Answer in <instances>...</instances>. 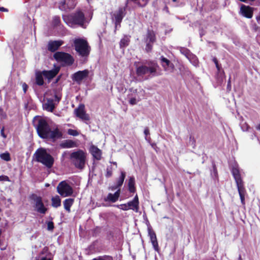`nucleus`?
Masks as SVG:
<instances>
[{
	"mask_svg": "<svg viewBox=\"0 0 260 260\" xmlns=\"http://www.w3.org/2000/svg\"><path fill=\"white\" fill-rule=\"evenodd\" d=\"M32 124L39 137L43 139L54 141L62 137V134L58 127L51 129L46 118L36 116L32 120Z\"/></svg>",
	"mask_w": 260,
	"mask_h": 260,
	"instance_id": "nucleus-1",
	"label": "nucleus"
},
{
	"mask_svg": "<svg viewBox=\"0 0 260 260\" xmlns=\"http://www.w3.org/2000/svg\"><path fill=\"white\" fill-rule=\"evenodd\" d=\"M62 19L68 26L72 28L80 27L86 28L89 22L81 10H77L69 15H63Z\"/></svg>",
	"mask_w": 260,
	"mask_h": 260,
	"instance_id": "nucleus-2",
	"label": "nucleus"
},
{
	"mask_svg": "<svg viewBox=\"0 0 260 260\" xmlns=\"http://www.w3.org/2000/svg\"><path fill=\"white\" fill-rule=\"evenodd\" d=\"M159 67L155 60H149L145 64L138 65L136 67V75L138 77H143L147 74H149L152 77L158 76L157 70Z\"/></svg>",
	"mask_w": 260,
	"mask_h": 260,
	"instance_id": "nucleus-3",
	"label": "nucleus"
},
{
	"mask_svg": "<svg viewBox=\"0 0 260 260\" xmlns=\"http://www.w3.org/2000/svg\"><path fill=\"white\" fill-rule=\"evenodd\" d=\"M231 173L235 179L238 193L242 205L245 204V195L246 190L244 186V183L241 176L238 164L234 162L231 165Z\"/></svg>",
	"mask_w": 260,
	"mask_h": 260,
	"instance_id": "nucleus-4",
	"label": "nucleus"
},
{
	"mask_svg": "<svg viewBox=\"0 0 260 260\" xmlns=\"http://www.w3.org/2000/svg\"><path fill=\"white\" fill-rule=\"evenodd\" d=\"M34 157L36 161L42 164L48 168H51L54 164V158L44 148H38L34 154Z\"/></svg>",
	"mask_w": 260,
	"mask_h": 260,
	"instance_id": "nucleus-5",
	"label": "nucleus"
},
{
	"mask_svg": "<svg viewBox=\"0 0 260 260\" xmlns=\"http://www.w3.org/2000/svg\"><path fill=\"white\" fill-rule=\"evenodd\" d=\"M53 57L62 67L71 66L75 61L74 57L70 54L62 51L55 52Z\"/></svg>",
	"mask_w": 260,
	"mask_h": 260,
	"instance_id": "nucleus-6",
	"label": "nucleus"
},
{
	"mask_svg": "<svg viewBox=\"0 0 260 260\" xmlns=\"http://www.w3.org/2000/svg\"><path fill=\"white\" fill-rule=\"evenodd\" d=\"M70 159L76 168L82 169L85 164L86 156L81 150L73 152L70 155Z\"/></svg>",
	"mask_w": 260,
	"mask_h": 260,
	"instance_id": "nucleus-7",
	"label": "nucleus"
},
{
	"mask_svg": "<svg viewBox=\"0 0 260 260\" xmlns=\"http://www.w3.org/2000/svg\"><path fill=\"white\" fill-rule=\"evenodd\" d=\"M75 49L79 55L82 57L87 56L90 52V47L87 42L79 38L74 40Z\"/></svg>",
	"mask_w": 260,
	"mask_h": 260,
	"instance_id": "nucleus-8",
	"label": "nucleus"
},
{
	"mask_svg": "<svg viewBox=\"0 0 260 260\" xmlns=\"http://www.w3.org/2000/svg\"><path fill=\"white\" fill-rule=\"evenodd\" d=\"M30 198V199L33 200L35 202L34 206L35 210L39 213L43 215L45 214L48 209L43 203L42 198L40 196H38L36 194H32Z\"/></svg>",
	"mask_w": 260,
	"mask_h": 260,
	"instance_id": "nucleus-9",
	"label": "nucleus"
},
{
	"mask_svg": "<svg viewBox=\"0 0 260 260\" xmlns=\"http://www.w3.org/2000/svg\"><path fill=\"white\" fill-rule=\"evenodd\" d=\"M57 192L63 197L71 196L73 193L72 186L66 181H61L57 186Z\"/></svg>",
	"mask_w": 260,
	"mask_h": 260,
	"instance_id": "nucleus-10",
	"label": "nucleus"
},
{
	"mask_svg": "<svg viewBox=\"0 0 260 260\" xmlns=\"http://www.w3.org/2000/svg\"><path fill=\"white\" fill-rule=\"evenodd\" d=\"M144 40L146 43L145 49L146 52L147 53L150 52L152 50L153 44L156 41V36L154 31L148 29Z\"/></svg>",
	"mask_w": 260,
	"mask_h": 260,
	"instance_id": "nucleus-11",
	"label": "nucleus"
},
{
	"mask_svg": "<svg viewBox=\"0 0 260 260\" xmlns=\"http://www.w3.org/2000/svg\"><path fill=\"white\" fill-rule=\"evenodd\" d=\"M139 199L137 195H136L132 201H131L126 204H123L117 205V207L123 211H127L132 209L138 212L139 209Z\"/></svg>",
	"mask_w": 260,
	"mask_h": 260,
	"instance_id": "nucleus-12",
	"label": "nucleus"
},
{
	"mask_svg": "<svg viewBox=\"0 0 260 260\" xmlns=\"http://www.w3.org/2000/svg\"><path fill=\"white\" fill-rule=\"evenodd\" d=\"M128 1L126 2L124 7H120L118 10L114 13L113 17L115 20V27L120 26V23L126 14V8L127 6Z\"/></svg>",
	"mask_w": 260,
	"mask_h": 260,
	"instance_id": "nucleus-13",
	"label": "nucleus"
},
{
	"mask_svg": "<svg viewBox=\"0 0 260 260\" xmlns=\"http://www.w3.org/2000/svg\"><path fill=\"white\" fill-rule=\"evenodd\" d=\"M159 60L161 65L164 68L165 71L169 73L173 72L174 70V65L169 59L164 56H161L159 58Z\"/></svg>",
	"mask_w": 260,
	"mask_h": 260,
	"instance_id": "nucleus-14",
	"label": "nucleus"
},
{
	"mask_svg": "<svg viewBox=\"0 0 260 260\" xmlns=\"http://www.w3.org/2000/svg\"><path fill=\"white\" fill-rule=\"evenodd\" d=\"M88 75L89 71L88 70L85 69L83 71H79L72 75V79L74 81L80 83L83 79L88 77Z\"/></svg>",
	"mask_w": 260,
	"mask_h": 260,
	"instance_id": "nucleus-15",
	"label": "nucleus"
},
{
	"mask_svg": "<svg viewBox=\"0 0 260 260\" xmlns=\"http://www.w3.org/2000/svg\"><path fill=\"white\" fill-rule=\"evenodd\" d=\"M85 106L84 104L79 105V107L74 110L77 117L83 120H89V116L85 111Z\"/></svg>",
	"mask_w": 260,
	"mask_h": 260,
	"instance_id": "nucleus-16",
	"label": "nucleus"
},
{
	"mask_svg": "<svg viewBox=\"0 0 260 260\" xmlns=\"http://www.w3.org/2000/svg\"><path fill=\"white\" fill-rule=\"evenodd\" d=\"M63 41L61 40L49 41L47 44V49L51 52H54L63 45Z\"/></svg>",
	"mask_w": 260,
	"mask_h": 260,
	"instance_id": "nucleus-17",
	"label": "nucleus"
},
{
	"mask_svg": "<svg viewBox=\"0 0 260 260\" xmlns=\"http://www.w3.org/2000/svg\"><path fill=\"white\" fill-rule=\"evenodd\" d=\"M148 233L154 249L155 251L158 252L159 251V246L156 236L155 232L152 230L150 226L148 228Z\"/></svg>",
	"mask_w": 260,
	"mask_h": 260,
	"instance_id": "nucleus-18",
	"label": "nucleus"
},
{
	"mask_svg": "<svg viewBox=\"0 0 260 260\" xmlns=\"http://www.w3.org/2000/svg\"><path fill=\"white\" fill-rule=\"evenodd\" d=\"M60 70V68L58 67H54V68L51 70H44L42 71V73L44 76L47 78L49 81L55 77L58 74Z\"/></svg>",
	"mask_w": 260,
	"mask_h": 260,
	"instance_id": "nucleus-19",
	"label": "nucleus"
},
{
	"mask_svg": "<svg viewBox=\"0 0 260 260\" xmlns=\"http://www.w3.org/2000/svg\"><path fill=\"white\" fill-rule=\"evenodd\" d=\"M240 12L245 17L251 18L253 16V8L249 6L242 5L240 8Z\"/></svg>",
	"mask_w": 260,
	"mask_h": 260,
	"instance_id": "nucleus-20",
	"label": "nucleus"
},
{
	"mask_svg": "<svg viewBox=\"0 0 260 260\" xmlns=\"http://www.w3.org/2000/svg\"><path fill=\"white\" fill-rule=\"evenodd\" d=\"M89 151L95 159L99 160L101 159L102 151L97 146L92 145L89 148Z\"/></svg>",
	"mask_w": 260,
	"mask_h": 260,
	"instance_id": "nucleus-21",
	"label": "nucleus"
},
{
	"mask_svg": "<svg viewBox=\"0 0 260 260\" xmlns=\"http://www.w3.org/2000/svg\"><path fill=\"white\" fill-rule=\"evenodd\" d=\"M43 109L50 112H52L55 108L54 100L52 99H47L46 103L43 105Z\"/></svg>",
	"mask_w": 260,
	"mask_h": 260,
	"instance_id": "nucleus-22",
	"label": "nucleus"
},
{
	"mask_svg": "<svg viewBox=\"0 0 260 260\" xmlns=\"http://www.w3.org/2000/svg\"><path fill=\"white\" fill-rule=\"evenodd\" d=\"M60 146L63 148H71L76 147V144L72 140H66L61 142Z\"/></svg>",
	"mask_w": 260,
	"mask_h": 260,
	"instance_id": "nucleus-23",
	"label": "nucleus"
},
{
	"mask_svg": "<svg viewBox=\"0 0 260 260\" xmlns=\"http://www.w3.org/2000/svg\"><path fill=\"white\" fill-rule=\"evenodd\" d=\"M128 190L131 193H134L136 191L135 188V179L134 176H131L129 177L128 182Z\"/></svg>",
	"mask_w": 260,
	"mask_h": 260,
	"instance_id": "nucleus-24",
	"label": "nucleus"
},
{
	"mask_svg": "<svg viewBox=\"0 0 260 260\" xmlns=\"http://www.w3.org/2000/svg\"><path fill=\"white\" fill-rule=\"evenodd\" d=\"M44 75L42 72H37L36 73V83L39 86H42L44 84Z\"/></svg>",
	"mask_w": 260,
	"mask_h": 260,
	"instance_id": "nucleus-25",
	"label": "nucleus"
},
{
	"mask_svg": "<svg viewBox=\"0 0 260 260\" xmlns=\"http://www.w3.org/2000/svg\"><path fill=\"white\" fill-rule=\"evenodd\" d=\"M130 37L128 36H124L120 41L119 45L120 48L124 49L128 46L130 42Z\"/></svg>",
	"mask_w": 260,
	"mask_h": 260,
	"instance_id": "nucleus-26",
	"label": "nucleus"
},
{
	"mask_svg": "<svg viewBox=\"0 0 260 260\" xmlns=\"http://www.w3.org/2000/svg\"><path fill=\"white\" fill-rule=\"evenodd\" d=\"M51 205L53 207L57 208L61 206V199L56 195L51 198Z\"/></svg>",
	"mask_w": 260,
	"mask_h": 260,
	"instance_id": "nucleus-27",
	"label": "nucleus"
},
{
	"mask_svg": "<svg viewBox=\"0 0 260 260\" xmlns=\"http://www.w3.org/2000/svg\"><path fill=\"white\" fill-rule=\"evenodd\" d=\"M74 203V199L69 198L66 199L63 202V206L65 210L68 211V212H70L71 210L70 208L71 206H72L73 204Z\"/></svg>",
	"mask_w": 260,
	"mask_h": 260,
	"instance_id": "nucleus-28",
	"label": "nucleus"
},
{
	"mask_svg": "<svg viewBox=\"0 0 260 260\" xmlns=\"http://www.w3.org/2000/svg\"><path fill=\"white\" fill-rule=\"evenodd\" d=\"M52 25L54 27H58L61 28L62 27V25L61 24V20L59 16H55L53 17Z\"/></svg>",
	"mask_w": 260,
	"mask_h": 260,
	"instance_id": "nucleus-29",
	"label": "nucleus"
},
{
	"mask_svg": "<svg viewBox=\"0 0 260 260\" xmlns=\"http://www.w3.org/2000/svg\"><path fill=\"white\" fill-rule=\"evenodd\" d=\"M126 177V173L124 171H121L120 172V175L119 177V178L117 179L116 184L117 185L118 187H121L122 185L124 179Z\"/></svg>",
	"mask_w": 260,
	"mask_h": 260,
	"instance_id": "nucleus-30",
	"label": "nucleus"
},
{
	"mask_svg": "<svg viewBox=\"0 0 260 260\" xmlns=\"http://www.w3.org/2000/svg\"><path fill=\"white\" fill-rule=\"evenodd\" d=\"M187 59L189 60L190 63L197 67L199 66V60L197 57L193 54H191L190 56L187 58Z\"/></svg>",
	"mask_w": 260,
	"mask_h": 260,
	"instance_id": "nucleus-31",
	"label": "nucleus"
},
{
	"mask_svg": "<svg viewBox=\"0 0 260 260\" xmlns=\"http://www.w3.org/2000/svg\"><path fill=\"white\" fill-rule=\"evenodd\" d=\"M118 200V199L111 193H109L107 197L104 199L105 202H111L112 203H115Z\"/></svg>",
	"mask_w": 260,
	"mask_h": 260,
	"instance_id": "nucleus-32",
	"label": "nucleus"
},
{
	"mask_svg": "<svg viewBox=\"0 0 260 260\" xmlns=\"http://www.w3.org/2000/svg\"><path fill=\"white\" fill-rule=\"evenodd\" d=\"M45 252H46V251L45 249H44L41 253L40 260H51V254L49 252H47L45 255H43L45 254Z\"/></svg>",
	"mask_w": 260,
	"mask_h": 260,
	"instance_id": "nucleus-33",
	"label": "nucleus"
},
{
	"mask_svg": "<svg viewBox=\"0 0 260 260\" xmlns=\"http://www.w3.org/2000/svg\"><path fill=\"white\" fill-rule=\"evenodd\" d=\"M180 53L184 55L187 58L192 54L190 51L186 48L180 47Z\"/></svg>",
	"mask_w": 260,
	"mask_h": 260,
	"instance_id": "nucleus-34",
	"label": "nucleus"
},
{
	"mask_svg": "<svg viewBox=\"0 0 260 260\" xmlns=\"http://www.w3.org/2000/svg\"><path fill=\"white\" fill-rule=\"evenodd\" d=\"M0 157L2 159L6 161H9L11 160V156L10 153L6 151L4 153H1L0 154Z\"/></svg>",
	"mask_w": 260,
	"mask_h": 260,
	"instance_id": "nucleus-35",
	"label": "nucleus"
},
{
	"mask_svg": "<svg viewBox=\"0 0 260 260\" xmlns=\"http://www.w3.org/2000/svg\"><path fill=\"white\" fill-rule=\"evenodd\" d=\"M113 174V168L111 165L108 166L106 169L105 177L107 178L111 177Z\"/></svg>",
	"mask_w": 260,
	"mask_h": 260,
	"instance_id": "nucleus-36",
	"label": "nucleus"
},
{
	"mask_svg": "<svg viewBox=\"0 0 260 260\" xmlns=\"http://www.w3.org/2000/svg\"><path fill=\"white\" fill-rule=\"evenodd\" d=\"M92 260H113L112 256L107 255L104 256H99L97 257L94 258Z\"/></svg>",
	"mask_w": 260,
	"mask_h": 260,
	"instance_id": "nucleus-37",
	"label": "nucleus"
},
{
	"mask_svg": "<svg viewBox=\"0 0 260 260\" xmlns=\"http://www.w3.org/2000/svg\"><path fill=\"white\" fill-rule=\"evenodd\" d=\"M211 175L215 178H216L218 175L216 165L214 162H212V170L211 171Z\"/></svg>",
	"mask_w": 260,
	"mask_h": 260,
	"instance_id": "nucleus-38",
	"label": "nucleus"
},
{
	"mask_svg": "<svg viewBox=\"0 0 260 260\" xmlns=\"http://www.w3.org/2000/svg\"><path fill=\"white\" fill-rule=\"evenodd\" d=\"M67 134L73 136H77L79 135V133L77 130L71 128L68 129Z\"/></svg>",
	"mask_w": 260,
	"mask_h": 260,
	"instance_id": "nucleus-39",
	"label": "nucleus"
},
{
	"mask_svg": "<svg viewBox=\"0 0 260 260\" xmlns=\"http://www.w3.org/2000/svg\"><path fill=\"white\" fill-rule=\"evenodd\" d=\"M47 230L48 231H51L54 228V223L52 221H49L47 222Z\"/></svg>",
	"mask_w": 260,
	"mask_h": 260,
	"instance_id": "nucleus-40",
	"label": "nucleus"
},
{
	"mask_svg": "<svg viewBox=\"0 0 260 260\" xmlns=\"http://www.w3.org/2000/svg\"><path fill=\"white\" fill-rule=\"evenodd\" d=\"M54 98L55 100L57 102L59 103V101L61 100V95L60 94L59 92H57L56 91L54 92Z\"/></svg>",
	"mask_w": 260,
	"mask_h": 260,
	"instance_id": "nucleus-41",
	"label": "nucleus"
},
{
	"mask_svg": "<svg viewBox=\"0 0 260 260\" xmlns=\"http://www.w3.org/2000/svg\"><path fill=\"white\" fill-rule=\"evenodd\" d=\"M129 104L131 105H135L137 104V99L135 97H133V98H131L129 100Z\"/></svg>",
	"mask_w": 260,
	"mask_h": 260,
	"instance_id": "nucleus-42",
	"label": "nucleus"
},
{
	"mask_svg": "<svg viewBox=\"0 0 260 260\" xmlns=\"http://www.w3.org/2000/svg\"><path fill=\"white\" fill-rule=\"evenodd\" d=\"M241 128L243 131H248L250 129L249 126H248L247 124H244L241 126Z\"/></svg>",
	"mask_w": 260,
	"mask_h": 260,
	"instance_id": "nucleus-43",
	"label": "nucleus"
},
{
	"mask_svg": "<svg viewBox=\"0 0 260 260\" xmlns=\"http://www.w3.org/2000/svg\"><path fill=\"white\" fill-rule=\"evenodd\" d=\"M9 178L7 176H0V181H9Z\"/></svg>",
	"mask_w": 260,
	"mask_h": 260,
	"instance_id": "nucleus-44",
	"label": "nucleus"
},
{
	"mask_svg": "<svg viewBox=\"0 0 260 260\" xmlns=\"http://www.w3.org/2000/svg\"><path fill=\"white\" fill-rule=\"evenodd\" d=\"M4 131H5V128H4V127H3L1 129V135L2 137L6 139L7 138V135L5 134Z\"/></svg>",
	"mask_w": 260,
	"mask_h": 260,
	"instance_id": "nucleus-45",
	"label": "nucleus"
},
{
	"mask_svg": "<svg viewBox=\"0 0 260 260\" xmlns=\"http://www.w3.org/2000/svg\"><path fill=\"white\" fill-rule=\"evenodd\" d=\"M216 69H217V70L218 71V73H222L223 74H224V71L221 70V66L220 65H217L216 66Z\"/></svg>",
	"mask_w": 260,
	"mask_h": 260,
	"instance_id": "nucleus-46",
	"label": "nucleus"
},
{
	"mask_svg": "<svg viewBox=\"0 0 260 260\" xmlns=\"http://www.w3.org/2000/svg\"><path fill=\"white\" fill-rule=\"evenodd\" d=\"M120 188H119V189H118L114 193H113V194L118 199L119 198V196H120Z\"/></svg>",
	"mask_w": 260,
	"mask_h": 260,
	"instance_id": "nucleus-47",
	"label": "nucleus"
},
{
	"mask_svg": "<svg viewBox=\"0 0 260 260\" xmlns=\"http://www.w3.org/2000/svg\"><path fill=\"white\" fill-rule=\"evenodd\" d=\"M189 140L191 142V144L193 145V147H194L195 146V143H196V140L194 138L192 137L191 136L189 137Z\"/></svg>",
	"mask_w": 260,
	"mask_h": 260,
	"instance_id": "nucleus-48",
	"label": "nucleus"
},
{
	"mask_svg": "<svg viewBox=\"0 0 260 260\" xmlns=\"http://www.w3.org/2000/svg\"><path fill=\"white\" fill-rule=\"evenodd\" d=\"M144 133L145 135V137H147V136L150 134L149 129L148 127H146L145 128L144 131Z\"/></svg>",
	"mask_w": 260,
	"mask_h": 260,
	"instance_id": "nucleus-49",
	"label": "nucleus"
},
{
	"mask_svg": "<svg viewBox=\"0 0 260 260\" xmlns=\"http://www.w3.org/2000/svg\"><path fill=\"white\" fill-rule=\"evenodd\" d=\"M22 88H23V90L24 92L26 93V92L27 90V88H28L27 85L26 83H24L22 84Z\"/></svg>",
	"mask_w": 260,
	"mask_h": 260,
	"instance_id": "nucleus-50",
	"label": "nucleus"
},
{
	"mask_svg": "<svg viewBox=\"0 0 260 260\" xmlns=\"http://www.w3.org/2000/svg\"><path fill=\"white\" fill-rule=\"evenodd\" d=\"M227 89H228V90H229V91L231 90V77H230L228 82Z\"/></svg>",
	"mask_w": 260,
	"mask_h": 260,
	"instance_id": "nucleus-51",
	"label": "nucleus"
},
{
	"mask_svg": "<svg viewBox=\"0 0 260 260\" xmlns=\"http://www.w3.org/2000/svg\"><path fill=\"white\" fill-rule=\"evenodd\" d=\"M120 187H118L117 186V185H116V184L110 187V189L112 190H115L116 189H119Z\"/></svg>",
	"mask_w": 260,
	"mask_h": 260,
	"instance_id": "nucleus-52",
	"label": "nucleus"
},
{
	"mask_svg": "<svg viewBox=\"0 0 260 260\" xmlns=\"http://www.w3.org/2000/svg\"><path fill=\"white\" fill-rule=\"evenodd\" d=\"M0 11L1 12H8L9 11L8 9L7 8H5L3 7H0Z\"/></svg>",
	"mask_w": 260,
	"mask_h": 260,
	"instance_id": "nucleus-53",
	"label": "nucleus"
},
{
	"mask_svg": "<svg viewBox=\"0 0 260 260\" xmlns=\"http://www.w3.org/2000/svg\"><path fill=\"white\" fill-rule=\"evenodd\" d=\"M205 33L203 28L200 29V37L202 38L204 35H205Z\"/></svg>",
	"mask_w": 260,
	"mask_h": 260,
	"instance_id": "nucleus-54",
	"label": "nucleus"
},
{
	"mask_svg": "<svg viewBox=\"0 0 260 260\" xmlns=\"http://www.w3.org/2000/svg\"><path fill=\"white\" fill-rule=\"evenodd\" d=\"M212 60L214 62V63H215V66H216L217 65H219L218 64V60L216 57H213V58L212 59Z\"/></svg>",
	"mask_w": 260,
	"mask_h": 260,
	"instance_id": "nucleus-55",
	"label": "nucleus"
},
{
	"mask_svg": "<svg viewBox=\"0 0 260 260\" xmlns=\"http://www.w3.org/2000/svg\"><path fill=\"white\" fill-rule=\"evenodd\" d=\"M129 91L130 92H132L134 93H137V89H134L133 88H130L129 89Z\"/></svg>",
	"mask_w": 260,
	"mask_h": 260,
	"instance_id": "nucleus-56",
	"label": "nucleus"
},
{
	"mask_svg": "<svg viewBox=\"0 0 260 260\" xmlns=\"http://www.w3.org/2000/svg\"><path fill=\"white\" fill-rule=\"evenodd\" d=\"M60 78H61V75L58 76L56 78V79L55 80V81H54V84H56V83H58V81L60 80Z\"/></svg>",
	"mask_w": 260,
	"mask_h": 260,
	"instance_id": "nucleus-57",
	"label": "nucleus"
},
{
	"mask_svg": "<svg viewBox=\"0 0 260 260\" xmlns=\"http://www.w3.org/2000/svg\"><path fill=\"white\" fill-rule=\"evenodd\" d=\"M256 19L257 22H259L260 21V13L258 16H256Z\"/></svg>",
	"mask_w": 260,
	"mask_h": 260,
	"instance_id": "nucleus-58",
	"label": "nucleus"
},
{
	"mask_svg": "<svg viewBox=\"0 0 260 260\" xmlns=\"http://www.w3.org/2000/svg\"><path fill=\"white\" fill-rule=\"evenodd\" d=\"M110 163L112 164L113 165L115 166V168H116L117 167V162L115 161H110Z\"/></svg>",
	"mask_w": 260,
	"mask_h": 260,
	"instance_id": "nucleus-59",
	"label": "nucleus"
},
{
	"mask_svg": "<svg viewBox=\"0 0 260 260\" xmlns=\"http://www.w3.org/2000/svg\"><path fill=\"white\" fill-rule=\"evenodd\" d=\"M150 137L148 138L147 137H145V140L147 141H148V142H150Z\"/></svg>",
	"mask_w": 260,
	"mask_h": 260,
	"instance_id": "nucleus-60",
	"label": "nucleus"
},
{
	"mask_svg": "<svg viewBox=\"0 0 260 260\" xmlns=\"http://www.w3.org/2000/svg\"><path fill=\"white\" fill-rule=\"evenodd\" d=\"M256 129L257 130H260V123L256 126Z\"/></svg>",
	"mask_w": 260,
	"mask_h": 260,
	"instance_id": "nucleus-61",
	"label": "nucleus"
},
{
	"mask_svg": "<svg viewBox=\"0 0 260 260\" xmlns=\"http://www.w3.org/2000/svg\"><path fill=\"white\" fill-rule=\"evenodd\" d=\"M238 260H242L241 255H239V257H238Z\"/></svg>",
	"mask_w": 260,
	"mask_h": 260,
	"instance_id": "nucleus-62",
	"label": "nucleus"
},
{
	"mask_svg": "<svg viewBox=\"0 0 260 260\" xmlns=\"http://www.w3.org/2000/svg\"><path fill=\"white\" fill-rule=\"evenodd\" d=\"M5 249H6V247H4V248L1 247V249L2 250H5Z\"/></svg>",
	"mask_w": 260,
	"mask_h": 260,
	"instance_id": "nucleus-63",
	"label": "nucleus"
},
{
	"mask_svg": "<svg viewBox=\"0 0 260 260\" xmlns=\"http://www.w3.org/2000/svg\"><path fill=\"white\" fill-rule=\"evenodd\" d=\"M155 145V144L153 143V144H151V146H152V147H154V146Z\"/></svg>",
	"mask_w": 260,
	"mask_h": 260,
	"instance_id": "nucleus-64",
	"label": "nucleus"
}]
</instances>
